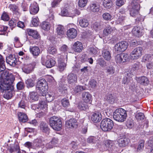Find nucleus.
Here are the masks:
<instances>
[{
	"mask_svg": "<svg viewBox=\"0 0 153 153\" xmlns=\"http://www.w3.org/2000/svg\"><path fill=\"white\" fill-rule=\"evenodd\" d=\"M2 79L0 84V91L4 93L3 97L7 100L10 99L13 96V86L12 85L15 77L8 71L3 72Z\"/></svg>",
	"mask_w": 153,
	"mask_h": 153,
	"instance_id": "nucleus-1",
	"label": "nucleus"
},
{
	"mask_svg": "<svg viewBox=\"0 0 153 153\" xmlns=\"http://www.w3.org/2000/svg\"><path fill=\"white\" fill-rule=\"evenodd\" d=\"M127 117L126 111L122 108L116 109L114 112L113 117L114 120L120 122L125 121Z\"/></svg>",
	"mask_w": 153,
	"mask_h": 153,
	"instance_id": "nucleus-2",
	"label": "nucleus"
},
{
	"mask_svg": "<svg viewBox=\"0 0 153 153\" xmlns=\"http://www.w3.org/2000/svg\"><path fill=\"white\" fill-rule=\"evenodd\" d=\"M49 125L55 130L59 131L62 129L61 120L57 117L53 116L49 119Z\"/></svg>",
	"mask_w": 153,
	"mask_h": 153,
	"instance_id": "nucleus-3",
	"label": "nucleus"
},
{
	"mask_svg": "<svg viewBox=\"0 0 153 153\" xmlns=\"http://www.w3.org/2000/svg\"><path fill=\"white\" fill-rule=\"evenodd\" d=\"M114 125L113 121L110 118H106L102 120L100 127L103 131H109L112 129Z\"/></svg>",
	"mask_w": 153,
	"mask_h": 153,
	"instance_id": "nucleus-4",
	"label": "nucleus"
},
{
	"mask_svg": "<svg viewBox=\"0 0 153 153\" xmlns=\"http://www.w3.org/2000/svg\"><path fill=\"white\" fill-rule=\"evenodd\" d=\"M140 0H132L131 2V8L130 10V15L134 17H136L138 14V11L140 9Z\"/></svg>",
	"mask_w": 153,
	"mask_h": 153,
	"instance_id": "nucleus-5",
	"label": "nucleus"
},
{
	"mask_svg": "<svg viewBox=\"0 0 153 153\" xmlns=\"http://www.w3.org/2000/svg\"><path fill=\"white\" fill-rule=\"evenodd\" d=\"M143 48L141 47L135 48L131 53L130 57L131 59H137L140 57L142 54Z\"/></svg>",
	"mask_w": 153,
	"mask_h": 153,
	"instance_id": "nucleus-6",
	"label": "nucleus"
},
{
	"mask_svg": "<svg viewBox=\"0 0 153 153\" xmlns=\"http://www.w3.org/2000/svg\"><path fill=\"white\" fill-rule=\"evenodd\" d=\"M128 44L127 42L123 41L117 43L114 46L115 52L117 53L123 52L127 48Z\"/></svg>",
	"mask_w": 153,
	"mask_h": 153,
	"instance_id": "nucleus-7",
	"label": "nucleus"
},
{
	"mask_svg": "<svg viewBox=\"0 0 153 153\" xmlns=\"http://www.w3.org/2000/svg\"><path fill=\"white\" fill-rule=\"evenodd\" d=\"M45 139L42 137H39L33 141V147L34 149H38L40 148H44Z\"/></svg>",
	"mask_w": 153,
	"mask_h": 153,
	"instance_id": "nucleus-8",
	"label": "nucleus"
},
{
	"mask_svg": "<svg viewBox=\"0 0 153 153\" xmlns=\"http://www.w3.org/2000/svg\"><path fill=\"white\" fill-rule=\"evenodd\" d=\"M128 59V55L123 53L117 55L115 56V59L117 63H122L126 62Z\"/></svg>",
	"mask_w": 153,
	"mask_h": 153,
	"instance_id": "nucleus-9",
	"label": "nucleus"
},
{
	"mask_svg": "<svg viewBox=\"0 0 153 153\" xmlns=\"http://www.w3.org/2000/svg\"><path fill=\"white\" fill-rule=\"evenodd\" d=\"M6 62L7 64L12 66H15L18 64L16 57L14 55L10 54L6 58Z\"/></svg>",
	"mask_w": 153,
	"mask_h": 153,
	"instance_id": "nucleus-10",
	"label": "nucleus"
},
{
	"mask_svg": "<svg viewBox=\"0 0 153 153\" xmlns=\"http://www.w3.org/2000/svg\"><path fill=\"white\" fill-rule=\"evenodd\" d=\"M42 65L45 66L47 68H51L55 65L56 62L52 58L45 60L42 58Z\"/></svg>",
	"mask_w": 153,
	"mask_h": 153,
	"instance_id": "nucleus-11",
	"label": "nucleus"
},
{
	"mask_svg": "<svg viewBox=\"0 0 153 153\" xmlns=\"http://www.w3.org/2000/svg\"><path fill=\"white\" fill-rule=\"evenodd\" d=\"M65 126L68 128H76L78 126L77 121L74 118L70 119L66 122Z\"/></svg>",
	"mask_w": 153,
	"mask_h": 153,
	"instance_id": "nucleus-12",
	"label": "nucleus"
},
{
	"mask_svg": "<svg viewBox=\"0 0 153 153\" xmlns=\"http://www.w3.org/2000/svg\"><path fill=\"white\" fill-rule=\"evenodd\" d=\"M67 79L69 84L73 85L77 82V77L75 74L71 73L68 75Z\"/></svg>",
	"mask_w": 153,
	"mask_h": 153,
	"instance_id": "nucleus-13",
	"label": "nucleus"
},
{
	"mask_svg": "<svg viewBox=\"0 0 153 153\" xmlns=\"http://www.w3.org/2000/svg\"><path fill=\"white\" fill-rule=\"evenodd\" d=\"M82 97L83 101L91 104L92 100V96L89 92H83Z\"/></svg>",
	"mask_w": 153,
	"mask_h": 153,
	"instance_id": "nucleus-14",
	"label": "nucleus"
},
{
	"mask_svg": "<svg viewBox=\"0 0 153 153\" xmlns=\"http://www.w3.org/2000/svg\"><path fill=\"white\" fill-rule=\"evenodd\" d=\"M73 49L76 52H81L83 49L82 43L79 41L75 42L72 47Z\"/></svg>",
	"mask_w": 153,
	"mask_h": 153,
	"instance_id": "nucleus-15",
	"label": "nucleus"
},
{
	"mask_svg": "<svg viewBox=\"0 0 153 153\" xmlns=\"http://www.w3.org/2000/svg\"><path fill=\"white\" fill-rule=\"evenodd\" d=\"M38 5L36 2H33L31 4L29 10L31 14L35 15L36 14L39 10Z\"/></svg>",
	"mask_w": 153,
	"mask_h": 153,
	"instance_id": "nucleus-16",
	"label": "nucleus"
},
{
	"mask_svg": "<svg viewBox=\"0 0 153 153\" xmlns=\"http://www.w3.org/2000/svg\"><path fill=\"white\" fill-rule=\"evenodd\" d=\"M26 33L29 36L33 37L34 39H38L39 38V35L36 30L30 29H27Z\"/></svg>",
	"mask_w": 153,
	"mask_h": 153,
	"instance_id": "nucleus-17",
	"label": "nucleus"
},
{
	"mask_svg": "<svg viewBox=\"0 0 153 153\" xmlns=\"http://www.w3.org/2000/svg\"><path fill=\"white\" fill-rule=\"evenodd\" d=\"M77 31L74 28H71L67 32V35L70 39L75 38L77 35Z\"/></svg>",
	"mask_w": 153,
	"mask_h": 153,
	"instance_id": "nucleus-18",
	"label": "nucleus"
},
{
	"mask_svg": "<svg viewBox=\"0 0 153 153\" xmlns=\"http://www.w3.org/2000/svg\"><path fill=\"white\" fill-rule=\"evenodd\" d=\"M19 149V146L17 142H15L8 147V149L10 153H15Z\"/></svg>",
	"mask_w": 153,
	"mask_h": 153,
	"instance_id": "nucleus-19",
	"label": "nucleus"
},
{
	"mask_svg": "<svg viewBox=\"0 0 153 153\" xmlns=\"http://www.w3.org/2000/svg\"><path fill=\"white\" fill-rule=\"evenodd\" d=\"M34 66L31 64H29L27 65H25L22 68L23 72L26 74H29L31 72L34 70Z\"/></svg>",
	"mask_w": 153,
	"mask_h": 153,
	"instance_id": "nucleus-20",
	"label": "nucleus"
},
{
	"mask_svg": "<svg viewBox=\"0 0 153 153\" xmlns=\"http://www.w3.org/2000/svg\"><path fill=\"white\" fill-rule=\"evenodd\" d=\"M101 119V115L99 112L93 113L91 116V120L94 123L99 122Z\"/></svg>",
	"mask_w": 153,
	"mask_h": 153,
	"instance_id": "nucleus-21",
	"label": "nucleus"
},
{
	"mask_svg": "<svg viewBox=\"0 0 153 153\" xmlns=\"http://www.w3.org/2000/svg\"><path fill=\"white\" fill-rule=\"evenodd\" d=\"M47 83L44 79H39L37 82L36 88L41 89L45 88L47 86Z\"/></svg>",
	"mask_w": 153,
	"mask_h": 153,
	"instance_id": "nucleus-22",
	"label": "nucleus"
},
{
	"mask_svg": "<svg viewBox=\"0 0 153 153\" xmlns=\"http://www.w3.org/2000/svg\"><path fill=\"white\" fill-rule=\"evenodd\" d=\"M29 50L30 52L34 56H37L40 53L39 48L37 46H30Z\"/></svg>",
	"mask_w": 153,
	"mask_h": 153,
	"instance_id": "nucleus-23",
	"label": "nucleus"
},
{
	"mask_svg": "<svg viewBox=\"0 0 153 153\" xmlns=\"http://www.w3.org/2000/svg\"><path fill=\"white\" fill-rule=\"evenodd\" d=\"M40 130L43 132L48 134L49 133V129L48 125L45 122H42L40 125Z\"/></svg>",
	"mask_w": 153,
	"mask_h": 153,
	"instance_id": "nucleus-24",
	"label": "nucleus"
},
{
	"mask_svg": "<svg viewBox=\"0 0 153 153\" xmlns=\"http://www.w3.org/2000/svg\"><path fill=\"white\" fill-rule=\"evenodd\" d=\"M92 27L95 31H99L104 27V23L102 22H96L93 25Z\"/></svg>",
	"mask_w": 153,
	"mask_h": 153,
	"instance_id": "nucleus-25",
	"label": "nucleus"
},
{
	"mask_svg": "<svg viewBox=\"0 0 153 153\" xmlns=\"http://www.w3.org/2000/svg\"><path fill=\"white\" fill-rule=\"evenodd\" d=\"M141 31V30L139 27H135L132 30V33L135 36L139 38L141 37L143 35Z\"/></svg>",
	"mask_w": 153,
	"mask_h": 153,
	"instance_id": "nucleus-26",
	"label": "nucleus"
},
{
	"mask_svg": "<svg viewBox=\"0 0 153 153\" xmlns=\"http://www.w3.org/2000/svg\"><path fill=\"white\" fill-rule=\"evenodd\" d=\"M89 103L83 102H80L78 104V109L81 110H85L89 108Z\"/></svg>",
	"mask_w": 153,
	"mask_h": 153,
	"instance_id": "nucleus-27",
	"label": "nucleus"
},
{
	"mask_svg": "<svg viewBox=\"0 0 153 153\" xmlns=\"http://www.w3.org/2000/svg\"><path fill=\"white\" fill-rule=\"evenodd\" d=\"M137 81L140 84L145 85H148L149 82L148 79L145 76L139 77L137 79Z\"/></svg>",
	"mask_w": 153,
	"mask_h": 153,
	"instance_id": "nucleus-28",
	"label": "nucleus"
},
{
	"mask_svg": "<svg viewBox=\"0 0 153 153\" xmlns=\"http://www.w3.org/2000/svg\"><path fill=\"white\" fill-rule=\"evenodd\" d=\"M104 100L109 104H113L115 101V98L112 94H108L105 96Z\"/></svg>",
	"mask_w": 153,
	"mask_h": 153,
	"instance_id": "nucleus-29",
	"label": "nucleus"
},
{
	"mask_svg": "<svg viewBox=\"0 0 153 153\" xmlns=\"http://www.w3.org/2000/svg\"><path fill=\"white\" fill-rule=\"evenodd\" d=\"M18 116L20 121L25 123L27 120V115L24 113L21 112L18 113Z\"/></svg>",
	"mask_w": 153,
	"mask_h": 153,
	"instance_id": "nucleus-30",
	"label": "nucleus"
},
{
	"mask_svg": "<svg viewBox=\"0 0 153 153\" xmlns=\"http://www.w3.org/2000/svg\"><path fill=\"white\" fill-rule=\"evenodd\" d=\"M129 140L127 138H120L118 141L119 145L121 147H123L127 145L128 143Z\"/></svg>",
	"mask_w": 153,
	"mask_h": 153,
	"instance_id": "nucleus-31",
	"label": "nucleus"
},
{
	"mask_svg": "<svg viewBox=\"0 0 153 153\" xmlns=\"http://www.w3.org/2000/svg\"><path fill=\"white\" fill-rule=\"evenodd\" d=\"M114 142L113 141L110 140H107L105 141V144L103 146L104 147L105 149V150L110 148L112 149L114 147Z\"/></svg>",
	"mask_w": 153,
	"mask_h": 153,
	"instance_id": "nucleus-32",
	"label": "nucleus"
},
{
	"mask_svg": "<svg viewBox=\"0 0 153 153\" xmlns=\"http://www.w3.org/2000/svg\"><path fill=\"white\" fill-rule=\"evenodd\" d=\"M102 56L104 59L106 60L109 61L111 58L110 52L107 50L104 49L102 52Z\"/></svg>",
	"mask_w": 153,
	"mask_h": 153,
	"instance_id": "nucleus-33",
	"label": "nucleus"
},
{
	"mask_svg": "<svg viewBox=\"0 0 153 153\" xmlns=\"http://www.w3.org/2000/svg\"><path fill=\"white\" fill-rule=\"evenodd\" d=\"M88 25V21L86 19L82 18L79 20V25L82 27H86Z\"/></svg>",
	"mask_w": 153,
	"mask_h": 153,
	"instance_id": "nucleus-34",
	"label": "nucleus"
},
{
	"mask_svg": "<svg viewBox=\"0 0 153 153\" xmlns=\"http://www.w3.org/2000/svg\"><path fill=\"white\" fill-rule=\"evenodd\" d=\"M86 87L85 86L77 85L73 88V91L74 93L75 94L79 93L81 92L86 89Z\"/></svg>",
	"mask_w": 153,
	"mask_h": 153,
	"instance_id": "nucleus-35",
	"label": "nucleus"
},
{
	"mask_svg": "<svg viewBox=\"0 0 153 153\" xmlns=\"http://www.w3.org/2000/svg\"><path fill=\"white\" fill-rule=\"evenodd\" d=\"M90 9L93 12H97L100 10V6L96 3L91 4L90 5Z\"/></svg>",
	"mask_w": 153,
	"mask_h": 153,
	"instance_id": "nucleus-36",
	"label": "nucleus"
},
{
	"mask_svg": "<svg viewBox=\"0 0 153 153\" xmlns=\"http://www.w3.org/2000/svg\"><path fill=\"white\" fill-rule=\"evenodd\" d=\"M29 97L30 100L36 101L38 100L39 96L37 93L34 92H31L29 93Z\"/></svg>",
	"mask_w": 153,
	"mask_h": 153,
	"instance_id": "nucleus-37",
	"label": "nucleus"
},
{
	"mask_svg": "<svg viewBox=\"0 0 153 153\" xmlns=\"http://www.w3.org/2000/svg\"><path fill=\"white\" fill-rule=\"evenodd\" d=\"M54 94L52 92L47 93L45 95V98L47 101L48 102H51L54 99Z\"/></svg>",
	"mask_w": 153,
	"mask_h": 153,
	"instance_id": "nucleus-38",
	"label": "nucleus"
},
{
	"mask_svg": "<svg viewBox=\"0 0 153 153\" xmlns=\"http://www.w3.org/2000/svg\"><path fill=\"white\" fill-rule=\"evenodd\" d=\"M35 79H28L26 81V83L28 88L33 87L35 85Z\"/></svg>",
	"mask_w": 153,
	"mask_h": 153,
	"instance_id": "nucleus-39",
	"label": "nucleus"
},
{
	"mask_svg": "<svg viewBox=\"0 0 153 153\" xmlns=\"http://www.w3.org/2000/svg\"><path fill=\"white\" fill-rule=\"evenodd\" d=\"M4 62L2 56L0 54V72L4 71L5 69Z\"/></svg>",
	"mask_w": 153,
	"mask_h": 153,
	"instance_id": "nucleus-40",
	"label": "nucleus"
},
{
	"mask_svg": "<svg viewBox=\"0 0 153 153\" xmlns=\"http://www.w3.org/2000/svg\"><path fill=\"white\" fill-rule=\"evenodd\" d=\"M56 32L58 35L62 36L64 34V29L63 27L60 25H58L56 28Z\"/></svg>",
	"mask_w": 153,
	"mask_h": 153,
	"instance_id": "nucleus-41",
	"label": "nucleus"
},
{
	"mask_svg": "<svg viewBox=\"0 0 153 153\" xmlns=\"http://www.w3.org/2000/svg\"><path fill=\"white\" fill-rule=\"evenodd\" d=\"M8 27L4 25H0V35H7V30Z\"/></svg>",
	"mask_w": 153,
	"mask_h": 153,
	"instance_id": "nucleus-42",
	"label": "nucleus"
},
{
	"mask_svg": "<svg viewBox=\"0 0 153 153\" xmlns=\"http://www.w3.org/2000/svg\"><path fill=\"white\" fill-rule=\"evenodd\" d=\"M41 26L42 29L46 30H50L51 27L49 23L46 22H42Z\"/></svg>",
	"mask_w": 153,
	"mask_h": 153,
	"instance_id": "nucleus-43",
	"label": "nucleus"
},
{
	"mask_svg": "<svg viewBox=\"0 0 153 153\" xmlns=\"http://www.w3.org/2000/svg\"><path fill=\"white\" fill-rule=\"evenodd\" d=\"M103 5L105 7L109 9L111 7L112 3L111 0H104Z\"/></svg>",
	"mask_w": 153,
	"mask_h": 153,
	"instance_id": "nucleus-44",
	"label": "nucleus"
},
{
	"mask_svg": "<svg viewBox=\"0 0 153 153\" xmlns=\"http://www.w3.org/2000/svg\"><path fill=\"white\" fill-rule=\"evenodd\" d=\"M66 64L62 61H59L58 65V68L60 71H63L65 70L66 66Z\"/></svg>",
	"mask_w": 153,
	"mask_h": 153,
	"instance_id": "nucleus-45",
	"label": "nucleus"
},
{
	"mask_svg": "<svg viewBox=\"0 0 153 153\" xmlns=\"http://www.w3.org/2000/svg\"><path fill=\"white\" fill-rule=\"evenodd\" d=\"M113 31V29L110 25H108L104 30L103 34L105 36H107L111 33Z\"/></svg>",
	"mask_w": 153,
	"mask_h": 153,
	"instance_id": "nucleus-46",
	"label": "nucleus"
},
{
	"mask_svg": "<svg viewBox=\"0 0 153 153\" xmlns=\"http://www.w3.org/2000/svg\"><path fill=\"white\" fill-rule=\"evenodd\" d=\"M102 16L104 19L105 21H111L112 19V16L110 13H105L103 14Z\"/></svg>",
	"mask_w": 153,
	"mask_h": 153,
	"instance_id": "nucleus-47",
	"label": "nucleus"
},
{
	"mask_svg": "<svg viewBox=\"0 0 153 153\" xmlns=\"http://www.w3.org/2000/svg\"><path fill=\"white\" fill-rule=\"evenodd\" d=\"M106 70V72L109 75L113 74L115 71V68L112 66H110L107 67Z\"/></svg>",
	"mask_w": 153,
	"mask_h": 153,
	"instance_id": "nucleus-48",
	"label": "nucleus"
},
{
	"mask_svg": "<svg viewBox=\"0 0 153 153\" xmlns=\"http://www.w3.org/2000/svg\"><path fill=\"white\" fill-rule=\"evenodd\" d=\"M98 139L96 137L93 136H90L87 139V142L90 143H95Z\"/></svg>",
	"mask_w": 153,
	"mask_h": 153,
	"instance_id": "nucleus-49",
	"label": "nucleus"
},
{
	"mask_svg": "<svg viewBox=\"0 0 153 153\" xmlns=\"http://www.w3.org/2000/svg\"><path fill=\"white\" fill-rule=\"evenodd\" d=\"M61 103L63 106L64 107H68L70 105L68 100L66 98H64L62 100Z\"/></svg>",
	"mask_w": 153,
	"mask_h": 153,
	"instance_id": "nucleus-50",
	"label": "nucleus"
},
{
	"mask_svg": "<svg viewBox=\"0 0 153 153\" xmlns=\"http://www.w3.org/2000/svg\"><path fill=\"white\" fill-rule=\"evenodd\" d=\"M37 91H38L39 95L42 96H45L46 94V91L45 90V88H41V89L36 88Z\"/></svg>",
	"mask_w": 153,
	"mask_h": 153,
	"instance_id": "nucleus-51",
	"label": "nucleus"
},
{
	"mask_svg": "<svg viewBox=\"0 0 153 153\" xmlns=\"http://www.w3.org/2000/svg\"><path fill=\"white\" fill-rule=\"evenodd\" d=\"M144 117L145 116L142 113H138L135 115V117L138 120H142L144 119Z\"/></svg>",
	"mask_w": 153,
	"mask_h": 153,
	"instance_id": "nucleus-52",
	"label": "nucleus"
},
{
	"mask_svg": "<svg viewBox=\"0 0 153 153\" xmlns=\"http://www.w3.org/2000/svg\"><path fill=\"white\" fill-rule=\"evenodd\" d=\"M97 63L99 65L101 66H104L106 63L103 59L102 58H100L97 60Z\"/></svg>",
	"mask_w": 153,
	"mask_h": 153,
	"instance_id": "nucleus-53",
	"label": "nucleus"
},
{
	"mask_svg": "<svg viewBox=\"0 0 153 153\" xmlns=\"http://www.w3.org/2000/svg\"><path fill=\"white\" fill-rule=\"evenodd\" d=\"M87 0H79L78 4L80 7H84L86 4L87 2Z\"/></svg>",
	"mask_w": 153,
	"mask_h": 153,
	"instance_id": "nucleus-54",
	"label": "nucleus"
},
{
	"mask_svg": "<svg viewBox=\"0 0 153 153\" xmlns=\"http://www.w3.org/2000/svg\"><path fill=\"white\" fill-rule=\"evenodd\" d=\"M19 107L25 109L26 107V102L24 100H22L18 104Z\"/></svg>",
	"mask_w": 153,
	"mask_h": 153,
	"instance_id": "nucleus-55",
	"label": "nucleus"
},
{
	"mask_svg": "<svg viewBox=\"0 0 153 153\" xmlns=\"http://www.w3.org/2000/svg\"><path fill=\"white\" fill-rule=\"evenodd\" d=\"M48 51L50 54H53L56 53V50L54 47H50L48 48Z\"/></svg>",
	"mask_w": 153,
	"mask_h": 153,
	"instance_id": "nucleus-56",
	"label": "nucleus"
},
{
	"mask_svg": "<svg viewBox=\"0 0 153 153\" xmlns=\"http://www.w3.org/2000/svg\"><path fill=\"white\" fill-rule=\"evenodd\" d=\"M61 15L62 16H68L69 15L68 10L65 8H63L61 11Z\"/></svg>",
	"mask_w": 153,
	"mask_h": 153,
	"instance_id": "nucleus-57",
	"label": "nucleus"
},
{
	"mask_svg": "<svg viewBox=\"0 0 153 153\" xmlns=\"http://www.w3.org/2000/svg\"><path fill=\"white\" fill-rule=\"evenodd\" d=\"M89 84L91 88H94L97 86V82L94 80L91 79L89 81Z\"/></svg>",
	"mask_w": 153,
	"mask_h": 153,
	"instance_id": "nucleus-58",
	"label": "nucleus"
},
{
	"mask_svg": "<svg viewBox=\"0 0 153 153\" xmlns=\"http://www.w3.org/2000/svg\"><path fill=\"white\" fill-rule=\"evenodd\" d=\"M131 77H124L122 80V83L124 84H128L129 83L131 80Z\"/></svg>",
	"mask_w": 153,
	"mask_h": 153,
	"instance_id": "nucleus-59",
	"label": "nucleus"
},
{
	"mask_svg": "<svg viewBox=\"0 0 153 153\" xmlns=\"http://www.w3.org/2000/svg\"><path fill=\"white\" fill-rule=\"evenodd\" d=\"M140 66V63L137 62L133 65L132 68L134 70H137L139 69Z\"/></svg>",
	"mask_w": 153,
	"mask_h": 153,
	"instance_id": "nucleus-60",
	"label": "nucleus"
},
{
	"mask_svg": "<svg viewBox=\"0 0 153 153\" xmlns=\"http://www.w3.org/2000/svg\"><path fill=\"white\" fill-rule=\"evenodd\" d=\"M54 146L53 145V143L51 141L48 143H46L45 146V147H44L45 149H50L52 148Z\"/></svg>",
	"mask_w": 153,
	"mask_h": 153,
	"instance_id": "nucleus-61",
	"label": "nucleus"
},
{
	"mask_svg": "<svg viewBox=\"0 0 153 153\" xmlns=\"http://www.w3.org/2000/svg\"><path fill=\"white\" fill-rule=\"evenodd\" d=\"M60 50L62 53H66L68 49V46L65 45H63L60 48Z\"/></svg>",
	"mask_w": 153,
	"mask_h": 153,
	"instance_id": "nucleus-62",
	"label": "nucleus"
},
{
	"mask_svg": "<svg viewBox=\"0 0 153 153\" xmlns=\"http://www.w3.org/2000/svg\"><path fill=\"white\" fill-rule=\"evenodd\" d=\"M47 106L46 102L44 101L40 102L39 105V108L42 109L46 108Z\"/></svg>",
	"mask_w": 153,
	"mask_h": 153,
	"instance_id": "nucleus-63",
	"label": "nucleus"
},
{
	"mask_svg": "<svg viewBox=\"0 0 153 153\" xmlns=\"http://www.w3.org/2000/svg\"><path fill=\"white\" fill-rule=\"evenodd\" d=\"M89 50L91 54H94V55L96 54L97 52L96 47H91L89 48Z\"/></svg>",
	"mask_w": 153,
	"mask_h": 153,
	"instance_id": "nucleus-64",
	"label": "nucleus"
}]
</instances>
